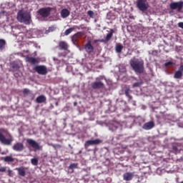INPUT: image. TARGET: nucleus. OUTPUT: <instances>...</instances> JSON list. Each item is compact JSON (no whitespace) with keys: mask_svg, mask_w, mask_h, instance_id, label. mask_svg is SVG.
<instances>
[{"mask_svg":"<svg viewBox=\"0 0 183 183\" xmlns=\"http://www.w3.org/2000/svg\"><path fill=\"white\" fill-rule=\"evenodd\" d=\"M84 49L87 54H92V52H94V46H92L91 41H87V43L84 46Z\"/></svg>","mask_w":183,"mask_h":183,"instance_id":"nucleus-12","label":"nucleus"},{"mask_svg":"<svg viewBox=\"0 0 183 183\" xmlns=\"http://www.w3.org/2000/svg\"><path fill=\"white\" fill-rule=\"evenodd\" d=\"M27 62L29 64H32V65H35V64H38V59L34 57H26V58Z\"/></svg>","mask_w":183,"mask_h":183,"instance_id":"nucleus-23","label":"nucleus"},{"mask_svg":"<svg viewBox=\"0 0 183 183\" xmlns=\"http://www.w3.org/2000/svg\"><path fill=\"white\" fill-rule=\"evenodd\" d=\"M169 8L172 9V11L177 9V12H181L183 8V1L172 2L169 4Z\"/></svg>","mask_w":183,"mask_h":183,"instance_id":"nucleus-6","label":"nucleus"},{"mask_svg":"<svg viewBox=\"0 0 183 183\" xmlns=\"http://www.w3.org/2000/svg\"><path fill=\"white\" fill-rule=\"evenodd\" d=\"M122 49H124V46L121 44H117L116 46V51L117 52H118L119 54L122 52Z\"/></svg>","mask_w":183,"mask_h":183,"instance_id":"nucleus-28","label":"nucleus"},{"mask_svg":"<svg viewBox=\"0 0 183 183\" xmlns=\"http://www.w3.org/2000/svg\"><path fill=\"white\" fill-rule=\"evenodd\" d=\"M178 26H179V28H181L182 29H183V22H179Z\"/></svg>","mask_w":183,"mask_h":183,"instance_id":"nucleus-36","label":"nucleus"},{"mask_svg":"<svg viewBox=\"0 0 183 183\" xmlns=\"http://www.w3.org/2000/svg\"><path fill=\"white\" fill-rule=\"evenodd\" d=\"M16 171L20 177H25L26 175V170H25V167H24L16 168Z\"/></svg>","mask_w":183,"mask_h":183,"instance_id":"nucleus-19","label":"nucleus"},{"mask_svg":"<svg viewBox=\"0 0 183 183\" xmlns=\"http://www.w3.org/2000/svg\"><path fill=\"white\" fill-rule=\"evenodd\" d=\"M59 56H66V54H63L61 53H59Z\"/></svg>","mask_w":183,"mask_h":183,"instance_id":"nucleus-40","label":"nucleus"},{"mask_svg":"<svg viewBox=\"0 0 183 183\" xmlns=\"http://www.w3.org/2000/svg\"><path fill=\"white\" fill-rule=\"evenodd\" d=\"M23 94L24 95L26 96V95H31V97H34V94H32V92H31V90H29V89H24L23 90Z\"/></svg>","mask_w":183,"mask_h":183,"instance_id":"nucleus-25","label":"nucleus"},{"mask_svg":"<svg viewBox=\"0 0 183 183\" xmlns=\"http://www.w3.org/2000/svg\"><path fill=\"white\" fill-rule=\"evenodd\" d=\"M134 172H126L123 174V179L124 181H131L134 178Z\"/></svg>","mask_w":183,"mask_h":183,"instance_id":"nucleus-17","label":"nucleus"},{"mask_svg":"<svg viewBox=\"0 0 183 183\" xmlns=\"http://www.w3.org/2000/svg\"><path fill=\"white\" fill-rule=\"evenodd\" d=\"M137 7L142 11V12H145L149 8V4H148L147 0H137Z\"/></svg>","mask_w":183,"mask_h":183,"instance_id":"nucleus-5","label":"nucleus"},{"mask_svg":"<svg viewBox=\"0 0 183 183\" xmlns=\"http://www.w3.org/2000/svg\"><path fill=\"white\" fill-rule=\"evenodd\" d=\"M26 142L30 147H31V148H34V149H41L39 144H38V142H35L34 139H28Z\"/></svg>","mask_w":183,"mask_h":183,"instance_id":"nucleus-11","label":"nucleus"},{"mask_svg":"<svg viewBox=\"0 0 183 183\" xmlns=\"http://www.w3.org/2000/svg\"><path fill=\"white\" fill-rule=\"evenodd\" d=\"M36 102L37 104H42L44 102H46V97L44 95H41L36 97Z\"/></svg>","mask_w":183,"mask_h":183,"instance_id":"nucleus-20","label":"nucleus"},{"mask_svg":"<svg viewBox=\"0 0 183 183\" xmlns=\"http://www.w3.org/2000/svg\"><path fill=\"white\" fill-rule=\"evenodd\" d=\"M38 162H39L38 159H36V158L31 159V162L32 165H34V166L38 165Z\"/></svg>","mask_w":183,"mask_h":183,"instance_id":"nucleus-32","label":"nucleus"},{"mask_svg":"<svg viewBox=\"0 0 183 183\" xmlns=\"http://www.w3.org/2000/svg\"><path fill=\"white\" fill-rule=\"evenodd\" d=\"M142 84H144V82H142V80H140V81L133 84L132 86H133V88H138V87L141 86V85H142Z\"/></svg>","mask_w":183,"mask_h":183,"instance_id":"nucleus-29","label":"nucleus"},{"mask_svg":"<svg viewBox=\"0 0 183 183\" xmlns=\"http://www.w3.org/2000/svg\"><path fill=\"white\" fill-rule=\"evenodd\" d=\"M87 15H89L90 18H94V11L91 10L88 11Z\"/></svg>","mask_w":183,"mask_h":183,"instance_id":"nucleus-33","label":"nucleus"},{"mask_svg":"<svg viewBox=\"0 0 183 183\" xmlns=\"http://www.w3.org/2000/svg\"><path fill=\"white\" fill-rule=\"evenodd\" d=\"M104 79V76H100L99 77L96 78L97 81H94L92 83V88L93 89H101L102 88H104L105 86V84L104 82L101 81Z\"/></svg>","mask_w":183,"mask_h":183,"instance_id":"nucleus-4","label":"nucleus"},{"mask_svg":"<svg viewBox=\"0 0 183 183\" xmlns=\"http://www.w3.org/2000/svg\"><path fill=\"white\" fill-rule=\"evenodd\" d=\"M12 149L16 151V152H22L25 149V146H24L22 142H16L13 145Z\"/></svg>","mask_w":183,"mask_h":183,"instance_id":"nucleus-8","label":"nucleus"},{"mask_svg":"<svg viewBox=\"0 0 183 183\" xmlns=\"http://www.w3.org/2000/svg\"><path fill=\"white\" fill-rule=\"evenodd\" d=\"M55 29H56V27L51 26L49 27V32H54V31H55Z\"/></svg>","mask_w":183,"mask_h":183,"instance_id":"nucleus-34","label":"nucleus"},{"mask_svg":"<svg viewBox=\"0 0 183 183\" xmlns=\"http://www.w3.org/2000/svg\"><path fill=\"white\" fill-rule=\"evenodd\" d=\"M133 105H137L135 102H133Z\"/></svg>","mask_w":183,"mask_h":183,"instance_id":"nucleus-42","label":"nucleus"},{"mask_svg":"<svg viewBox=\"0 0 183 183\" xmlns=\"http://www.w3.org/2000/svg\"><path fill=\"white\" fill-rule=\"evenodd\" d=\"M39 14H40L41 16L43 18H47L51 14V9L49 8L40 9L39 10Z\"/></svg>","mask_w":183,"mask_h":183,"instance_id":"nucleus-10","label":"nucleus"},{"mask_svg":"<svg viewBox=\"0 0 183 183\" xmlns=\"http://www.w3.org/2000/svg\"><path fill=\"white\" fill-rule=\"evenodd\" d=\"M82 36V32H77L71 37L72 42H77V41Z\"/></svg>","mask_w":183,"mask_h":183,"instance_id":"nucleus-21","label":"nucleus"},{"mask_svg":"<svg viewBox=\"0 0 183 183\" xmlns=\"http://www.w3.org/2000/svg\"><path fill=\"white\" fill-rule=\"evenodd\" d=\"M75 29V28L74 27H71V28H69L68 29H66L65 31H64V35L66 36H68L69 35V34H71V32H73V31Z\"/></svg>","mask_w":183,"mask_h":183,"instance_id":"nucleus-30","label":"nucleus"},{"mask_svg":"<svg viewBox=\"0 0 183 183\" xmlns=\"http://www.w3.org/2000/svg\"><path fill=\"white\" fill-rule=\"evenodd\" d=\"M6 45V41L5 39H0V51H4L5 46Z\"/></svg>","mask_w":183,"mask_h":183,"instance_id":"nucleus-24","label":"nucleus"},{"mask_svg":"<svg viewBox=\"0 0 183 183\" xmlns=\"http://www.w3.org/2000/svg\"><path fill=\"white\" fill-rule=\"evenodd\" d=\"M169 65H172V61H168V62L165 63V66H169Z\"/></svg>","mask_w":183,"mask_h":183,"instance_id":"nucleus-37","label":"nucleus"},{"mask_svg":"<svg viewBox=\"0 0 183 183\" xmlns=\"http://www.w3.org/2000/svg\"><path fill=\"white\" fill-rule=\"evenodd\" d=\"M8 173L9 177H11V174H12V170H8Z\"/></svg>","mask_w":183,"mask_h":183,"instance_id":"nucleus-39","label":"nucleus"},{"mask_svg":"<svg viewBox=\"0 0 183 183\" xmlns=\"http://www.w3.org/2000/svg\"><path fill=\"white\" fill-rule=\"evenodd\" d=\"M114 29H111L110 32L107 34L105 39L99 40V42H108L109 41H110L111 38H112L114 35Z\"/></svg>","mask_w":183,"mask_h":183,"instance_id":"nucleus-16","label":"nucleus"},{"mask_svg":"<svg viewBox=\"0 0 183 183\" xmlns=\"http://www.w3.org/2000/svg\"><path fill=\"white\" fill-rule=\"evenodd\" d=\"M130 66L136 74H144V61L134 57L130 60Z\"/></svg>","mask_w":183,"mask_h":183,"instance_id":"nucleus-1","label":"nucleus"},{"mask_svg":"<svg viewBox=\"0 0 183 183\" xmlns=\"http://www.w3.org/2000/svg\"><path fill=\"white\" fill-rule=\"evenodd\" d=\"M76 168H78V164L75 163H72L69 166V169H71V172H74V169H76Z\"/></svg>","mask_w":183,"mask_h":183,"instance_id":"nucleus-26","label":"nucleus"},{"mask_svg":"<svg viewBox=\"0 0 183 183\" xmlns=\"http://www.w3.org/2000/svg\"><path fill=\"white\" fill-rule=\"evenodd\" d=\"M4 160L5 162H14V157L7 156L4 157Z\"/></svg>","mask_w":183,"mask_h":183,"instance_id":"nucleus-27","label":"nucleus"},{"mask_svg":"<svg viewBox=\"0 0 183 183\" xmlns=\"http://www.w3.org/2000/svg\"><path fill=\"white\" fill-rule=\"evenodd\" d=\"M102 141L99 139H96L94 140H87L84 143L85 148H88V147H91V145H99Z\"/></svg>","mask_w":183,"mask_h":183,"instance_id":"nucleus-9","label":"nucleus"},{"mask_svg":"<svg viewBox=\"0 0 183 183\" xmlns=\"http://www.w3.org/2000/svg\"><path fill=\"white\" fill-rule=\"evenodd\" d=\"M34 71L39 75H46L48 74V69H46V66L44 65L36 66Z\"/></svg>","mask_w":183,"mask_h":183,"instance_id":"nucleus-7","label":"nucleus"},{"mask_svg":"<svg viewBox=\"0 0 183 183\" xmlns=\"http://www.w3.org/2000/svg\"><path fill=\"white\" fill-rule=\"evenodd\" d=\"M182 74H183V65H181L178 71H177L174 73V78H175V79H181V78H182Z\"/></svg>","mask_w":183,"mask_h":183,"instance_id":"nucleus-13","label":"nucleus"},{"mask_svg":"<svg viewBox=\"0 0 183 183\" xmlns=\"http://www.w3.org/2000/svg\"><path fill=\"white\" fill-rule=\"evenodd\" d=\"M69 14L70 12L67 9H63L61 11V18H68Z\"/></svg>","mask_w":183,"mask_h":183,"instance_id":"nucleus-22","label":"nucleus"},{"mask_svg":"<svg viewBox=\"0 0 183 183\" xmlns=\"http://www.w3.org/2000/svg\"><path fill=\"white\" fill-rule=\"evenodd\" d=\"M53 60L55 61L56 62H58V64H59V60H58V59L54 57Z\"/></svg>","mask_w":183,"mask_h":183,"instance_id":"nucleus-38","label":"nucleus"},{"mask_svg":"<svg viewBox=\"0 0 183 183\" xmlns=\"http://www.w3.org/2000/svg\"><path fill=\"white\" fill-rule=\"evenodd\" d=\"M8 131L5 129H0V142L3 144V145H12V142H14V139H12V136L9 135V139H6L4 134H6Z\"/></svg>","mask_w":183,"mask_h":183,"instance_id":"nucleus-2","label":"nucleus"},{"mask_svg":"<svg viewBox=\"0 0 183 183\" xmlns=\"http://www.w3.org/2000/svg\"><path fill=\"white\" fill-rule=\"evenodd\" d=\"M6 167H0V172H6Z\"/></svg>","mask_w":183,"mask_h":183,"instance_id":"nucleus-35","label":"nucleus"},{"mask_svg":"<svg viewBox=\"0 0 183 183\" xmlns=\"http://www.w3.org/2000/svg\"><path fill=\"white\" fill-rule=\"evenodd\" d=\"M77 104H78V103L74 102V107H76V105H77Z\"/></svg>","mask_w":183,"mask_h":183,"instance_id":"nucleus-41","label":"nucleus"},{"mask_svg":"<svg viewBox=\"0 0 183 183\" xmlns=\"http://www.w3.org/2000/svg\"><path fill=\"white\" fill-rule=\"evenodd\" d=\"M172 152H174V154H179L181 152L179 151V149H178V147H177V146H173Z\"/></svg>","mask_w":183,"mask_h":183,"instance_id":"nucleus-31","label":"nucleus"},{"mask_svg":"<svg viewBox=\"0 0 183 183\" xmlns=\"http://www.w3.org/2000/svg\"><path fill=\"white\" fill-rule=\"evenodd\" d=\"M124 91L125 96L129 99L128 101L129 102V101L132 100L133 97L132 95L129 94L132 92L131 88L129 87V86H124Z\"/></svg>","mask_w":183,"mask_h":183,"instance_id":"nucleus-15","label":"nucleus"},{"mask_svg":"<svg viewBox=\"0 0 183 183\" xmlns=\"http://www.w3.org/2000/svg\"><path fill=\"white\" fill-rule=\"evenodd\" d=\"M17 19L18 21H19V22H24V24H29V21H31V15L24 11H19L17 14Z\"/></svg>","mask_w":183,"mask_h":183,"instance_id":"nucleus-3","label":"nucleus"},{"mask_svg":"<svg viewBox=\"0 0 183 183\" xmlns=\"http://www.w3.org/2000/svg\"><path fill=\"white\" fill-rule=\"evenodd\" d=\"M154 127H155V124L154 123V122H149L143 125V129H145L146 131H149V129H152Z\"/></svg>","mask_w":183,"mask_h":183,"instance_id":"nucleus-18","label":"nucleus"},{"mask_svg":"<svg viewBox=\"0 0 183 183\" xmlns=\"http://www.w3.org/2000/svg\"><path fill=\"white\" fill-rule=\"evenodd\" d=\"M59 48L61 51H68L69 49V46L68 45V43H66L64 41H61L59 42Z\"/></svg>","mask_w":183,"mask_h":183,"instance_id":"nucleus-14","label":"nucleus"}]
</instances>
